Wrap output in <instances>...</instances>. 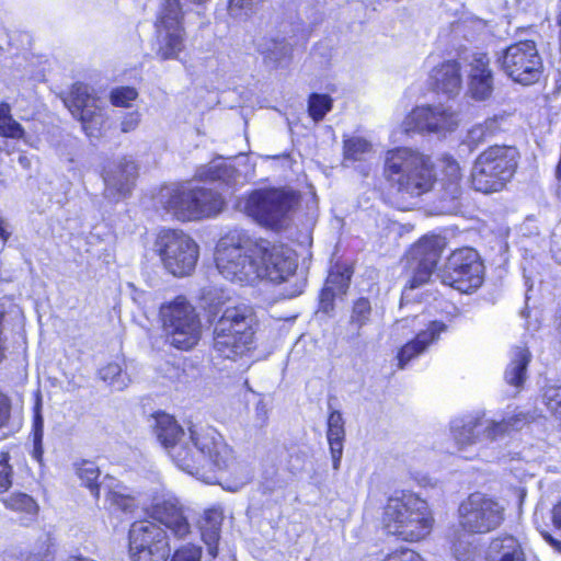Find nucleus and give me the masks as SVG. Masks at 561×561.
Returning a JSON list of instances; mask_svg holds the SVG:
<instances>
[{"label": "nucleus", "mask_w": 561, "mask_h": 561, "mask_svg": "<svg viewBox=\"0 0 561 561\" xmlns=\"http://www.w3.org/2000/svg\"><path fill=\"white\" fill-rule=\"evenodd\" d=\"M26 561H53V550L49 538H46L36 549L31 552Z\"/></svg>", "instance_id": "8fccbe9b"}, {"label": "nucleus", "mask_w": 561, "mask_h": 561, "mask_svg": "<svg viewBox=\"0 0 561 561\" xmlns=\"http://www.w3.org/2000/svg\"><path fill=\"white\" fill-rule=\"evenodd\" d=\"M443 198L445 199H457L461 194V169L459 163L451 157H445L443 159Z\"/></svg>", "instance_id": "c756f323"}, {"label": "nucleus", "mask_w": 561, "mask_h": 561, "mask_svg": "<svg viewBox=\"0 0 561 561\" xmlns=\"http://www.w3.org/2000/svg\"><path fill=\"white\" fill-rule=\"evenodd\" d=\"M383 178L402 198L420 197L430 192L435 182L431 159L408 147L386 152Z\"/></svg>", "instance_id": "7ed1b4c3"}, {"label": "nucleus", "mask_w": 561, "mask_h": 561, "mask_svg": "<svg viewBox=\"0 0 561 561\" xmlns=\"http://www.w3.org/2000/svg\"><path fill=\"white\" fill-rule=\"evenodd\" d=\"M106 507L112 512H122L124 514H131L136 508V501L134 497L124 495L117 491H108L106 495Z\"/></svg>", "instance_id": "ea45409f"}, {"label": "nucleus", "mask_w": 561, "mask_h": 561, "mask_svg": "<svg viewBox=\"0 0 561 561\" xmlns=\"http://www.w3.org/2000/svg\"><path fill=\"white\" fill-rule=\"evenodd\" d=\"M257 51L264 60L275 67L285 65L290 57L291 48L285 41L262 38L256 44Z\"/></svg>", "instance_id": "7c9ffc66"}, {"label": "nucleus", "mask_w": 561, "mask_h": 561, "mask_svg": "<svg viewBox=\"0 0 561 561\" xmlns=\"http://www.w3.org/2000/svg\"><path fill=\"white\" fill-rule=\"evenodd\" d=\"M77 474L82 483L90 490L91 494L98 499L102 484L98 483L100 477L99 467L89 460L82 461L77 468Z\"/></svg>", "instance_id": "c9c22d12"}, {"label": "nucleus", "mask_w": 561, "mask_h": 561, "mask_svg": "<svg viewBox=\"0 0 561 561\" xmlns=\"http://www.w3.org/2000/svg\"><path fill=\"white\" fill-rule=\"evenodd\" d=\"M254 322L249 305L227 306L214 328V351L231 360L248 356L254 348Z\"/></svg>", "instance_id": "39448f33"}, {"label": "nucleus", "mask_w": 561, "mask_h": 561, "mask_svg": "<svg viewBox=\"0 0 561 561\" xmlns=\"http://www.w3.org/2000/svg\"><path fill=\"white\" fill-rule=\"evenodd\" d=\"M234 170L222 161H211L207 165H202L196 171V178L201 181H222L228 182Z\"/></svg>", "instance_id": "72a5a7b5"}, {"label": "nucleus", "mask_w": 561, "mask_h": 561, "mask_svg": "<svg viewBox=\"0 0 561 561\" xmlns=\"http://www.w3.org/2000/svg\"><path fill=\"white\" fill-rule=\"evenodd\" d=\"M183 10L179 0H163L159 10L153 51L161 60L179 59L185 48L186 32L183 26Z\"/></svg>", "instance_id": "9d476101"}, {"label": "nucleus", "mask_w": 561, "mask_h": 561, "mask_svg": "<svg viewBox=\"0 0 561 561\" xmlns=\"http://www.w3.org/2000/svg\"><path fill=\"white\" fill-rule=\"evenodd\" d=\"M5 316V307L3 302H0V362L4 357V337H3V320Z\"/></svg>", "instance_id": "4d7b16f0"}, {"label": "nucleus", "mask_w": 561, "mask_h": 561, "mask_svg": "<svg viewBox=\"0 0 561 561\" xmlns=\"http://www.w3.org/2000/svg\"><path fill=\"white\" fill-rule=\"evenodd\" d=\"M100 378L114 390L125 389L129 382V376L123 371L118 363H110L99 371Z\"/></svg>", "instance_id": "f704fd0d"}, {"label": "nucleus", "mask_w": 561, "mask_h": 561, "mask_svg": "<svg viewBox=\"0 0 561 561\" xmlns=\"http://www.w3.org/2000/svg\"><path fill=\"white\" fill-rule=\"evenodd\" d=\"M64 102L72 116L81 122L85 135L90 138L99 137L105 123V107L104 102L93 93L92 89L88 84L77 82Z\"/></svg>", "instance_id": "dca6fc26"}, {"label": "nucleus", "mask_w": 561, "mask_h": 561, "mask_svg": "<svg viewBox=\"0 0 561 561\" xmlns=\"http://www.w3.org/2000/svg\"><path fill=\"white\" fill-rule=\"evenodd\" d=\"M435 89L453 96L458 94L461 88L460 67L457 61L448 60L435 67L430 76Z\"/></svg>", "instance_id": "393cba45"}, {"label": "nucleus", "mask_w": 561, "mask_h": 561, "mask_svg": "<svg viewBox=\"0 0 561 561\" xmlns=\"http://www.w3.org/2000/svg\"><path fill=\"white\" fill-rule=\"evenodd\" d=\"M327 436L330 445L333 469L339 470L343 454V442L345 436L344 420L339 411H333L329 415Z\"/></svg>", "instance_id": "c85d7f7f"}, {"label": "nucleus", "mask_w": 561, "mask_h": 561, "mask_svg": "<svg viewBox=\"0 0 561 561\" xmlns=\"http://www.w3.org/2000/svg\"><path fill=\"white\" fill-rule=\"evenodd\" d=\"M218 272L231 283L253 285L266 278L280 283L297 268L294 252L267 240H255L243 230H232L220 238L215 252Z\"/></svg>", "instance_id": "f03ea898"}, {"label": "nucleus", "mask_w": 561, "mask_h": 561, "mask_svg": "<svg viewBox=\"0 0 561 561\" xmlns=\"http://www.w3.org/2000/svg\"><path fill=\"white\" fill-rule=\"evenodd\" d=\"M541 399L547 409L557 414L561 422V386L554 383L545 385Z\"/></svg>", "instance_id": "79ce46f5"}, {"label": "nucleus", "mask_w": 561, "mask_h": 561, "mask_svg": "<svg viewBox=\"0 0 561 561\" xmlns=\"http://www.w3.org/2000/svg\"><path fill=\"white\" fill-rule=\"evenodd\" d=\"M471 535H461L453 543V551L458 561H477L480 551Z\"/></svg>", "instance_id": "e433bc0d"}, {"label": "nucleus", "mask_w": 561, "mask_h": 561, "mask_svg": "<svg viewBox=\"0 0 561 561\" xmlns=\"http://www.w3.org/2000/svg\"><path fill=\"white\" fill-rule=\"evenodd\" d=\"M351 280V272L348 268L332 270L325 280L327 285H331L339 295H344L348 288Z\"/></svg>", "instance_id": "a18cd8bd"}, {"label": "nucleus", "mask_w": 561, "mask_h": 561, "mask_svg": "<svg viewBox=\"0 0 561 561\" xmlns=\"http://www.w3.org/2000/svg\"><path fill=\"white\" fill-rule=\"evenodd\" d=\"M333 100L328 94L312 93L308 100V112L313 121L319 122L324 118L332 108Z\"/></svg>", "instance_id": "58836bf2"}, {"label": "nucleus", "mask_w": 561, "mask_h": 561, "mask_svg": "<svg viewBox=\"0 0 561 561\" xmlns=\"http://www.w3.org/2000/svg\"><path fill=\"white\" fill-rule=\"evenodd\" d=\"M153 432L173 462L207 484L236 492L250 482L249 469L234 462L232 449L211 426L192 425L186 433L167 413L154 415Z\"/></svg>", "instance_id": "f257e3e1"}, {"label": "nucleus", "mask_w": 561, "mask_h": 561, "mask_svg": "<svg viewBox=\"0 0 561 561\" xmlns=\"http://www.w3.org/2000/svg\"><path fill=\"white\" fill-rule=\"evenodd\" d=\"M557 24L561 26V0L558 2Z\"/></svg>", "instance_id": "69168bd1"}, {"label": "nucleus", "mask_w": 561, "mask_h": 561, "mask_svg": "<svg viewBox=\"0 0 561 561\" xmlns=\"http://www.w3.org/2000/svg\"><path fill=\"white\" fill-rule=\"evenodd\" d=\"M482 426L480 413L456 417L450 421L449 430L459 456L463 459H474L482 455L474 448L480 440L478 428Z\"/></svg>", "instance_id": "6ab92c4d"}, {"label": "nucleus", "mask_w": 561, "mask_h": 561, "mask_svg": "<svg viewBox=\"0 0 561 561\" xmlns=\"http://www.w3.org/2000/svg\"><path fill=\"white\" fill-rule=\"evenodd\" d=\"M502 71L517 83L537 82L542 72V60L533 41L514 43L497 55Z\"/></svg>", "instance_id": "ddd939ff"}, {"label": "nucleus", "mask_w": 561, "mask_h": 561, "mask_svg": "<svg viewBox=\"0 0 561 561\" xmlns=\"http://www.w3.org/2000/svg\"><path fill=\"white\" fill-rule=\"evenodd\" d=\"M0 136L13 140L24 139L25 130L11 114V106L7 102L0 103Z\"/></svg>", "instance_id": "473e14b6"}, {"label": "nucleus", "mask_w": 561, "mask_h": 561, "mask_svg": "<svg viewBox=\"0 0 561 561\" xmlns=\"http://www.w3.org/2000/svg\"><path fill=\"white\" fill-rule=\"evenodd\" d=\"M371 316V305L367 298L357 299L352 309L351 324L360 330L369 323Z\"/></svg>", "instance_id": "a19ab883"}, {"label": "nucleus", "mask_w": 561, "mask_h": 561, "mask_svg": "<svg viewBox=\"0 0 561 561\" xmlns=\"http://www.w3.org/2000/svg\"><path fill=\"white\" fill-rule=\"evenodd\" d=\"M43 402L39 393H36L35 403L33 408V425H32V436H33V450L32 458L37 461L39 465L43 462L44 448H43V437H44V419L42 414Z\"/></svg>", "instance_id": "2f4dec72"}, {"label": "nucleus", "mask_w": 561, "mask_h": 561, "mask_svg": "<svg viewBox=\"0 0 561 561\" xmlns=\"http://www.w3.org/2000/svg\"><path fill=\"white\" fill-rule=\"evenodd\" d=\"M446 240L442 236L431 234L419 240L405 255L408 268L412 276L410 288L427 283L440 259Z\"/></svg>", "instance_id": "f3484780"}, {"label": "nucleus", "mask_w": 561, "mask_h": 561, "mask_svg": "<svg viewBox=\"0 0 561 561\" xmlns=\"http://www.w3.org/2000/svg\"><path fill=\"white\" fill-rule=\"evenodd\" d=\"M531 354L527 346L516 345L510 353V363L505 369V381L519 390L527 375V367L530 363Z\"/></svg>", "instance_id": "bb28decb"}, {"label": "nucleus", "mask_w": 561, "mask_h": 561, "mask_svg": "<svg viewBox=\"0 0 561 561\" xmlns=\"http://www.w3.org/2000/svg\"><path fill=\"white\" fill-rule=\"evenodd\" d=\"M4 504L7 507L13 511L35 513L37 510L35 501L25 493H16L10 495L8 499L4 500Z\"/></svg>", "instance_id": "49530a36"}, {"label": "nucleus", "mask_w": 561, "mask_h": 561, "mask_svg": "<svg viewBox=\"0 0 561 561\" xmlns=\"http://www.w3.org/2000/svg\"><path fill=\"white\" fill-rule=\"evenodd\" d=\"M382 524L388 534L417 542L432 533L434 517L425 500L412 492H401L388 499Z\"/></svg>", "instance_id": "20e7f679"}, {"label": "nucleus", "mask_w": 561, "mask_h": 561, "mask_svg": "<svg viewBox=\"0 0 561 561\" xmlns=\"http://www.w3.org/2000/svg\"><path fill=\"white\" fill-rule=\"evenodd\" d=\"M337 295H339V293L335 291L331 285L324 284V287L320 294V304H321V308L325 312L333 308V300H334V297Z\"/></svg>", "instance_id": "5fc2aeb1"}, {"label": "nucleus", "mask_w": 561, "mask_h": 561, "mask_svg": "<svg viewBox=\"0 0 561 561\" xmlns=\"http://www.w3.org/2000/svg\"><path fill=\"white\" fill-rule=\"evenodd\" d=\"M153 251L163 268L175 277L191 275L199 257L198 244L179 229H161L156 236Z\"/></svg>", "instance_id": "6e6552de"}, {"label": "nucleus", "mask_w": 561, "mask_h": 561, "mask_svg": "<svg viewBox=\"0 0 561 561\" xmlns=\"http://www.w3.org/2000/svg\"><path fill=\"white\" fill-rule=\"evenodd\" d=\"M9 234L7 233L4 227H3V221L2 219L0 218V238L3 240V241H7Z\"/></svg>", "instance_id": "0e129e2a"}, {"label": "nucleus", "mask_w": 561, "mask_h": 561, "mask_svg": "<svg viewBox=\"0 0 561 561\" xmlns=\"http://www.w3.org/2000/svg\"><path fill=\"white\" fill-rule=\"evenodd\" d=\"M459 122L458 114L443 104L416 106L404 118L405 133L446 134L454 130Z\"/></svg>", "instance_id": "a211bd4d"}, {"label": "nucleus", "mask_w": 561, "mask_h": 561, "mask_svg": "<svg viewBox=\"0 0 561 561\" xmlns=\"http://www.w3.org/2000/svg\"><path fill=\"white\" fill-rule=\"evenodd\" d=\"M148 514L178 538H184L190 533L187 518L183 515L178 499L172 494L156 496Z\"/></svg>", "instance_id": "412c9836"}, {"label": "nucleus", "mask_w": 561, "mask_h": 561, "mask_svg": "<svg viewBox=\"0 0 561 561\" xmlns=\"http://www.w3.org/2000/svg\"><path fill=\"white\" fill-rule=\"evenodd\" d=\"M518 151L512 146H492L474 161L471 181L476 191L489 194L500 192L513 178Z\"/></svg>", "instance_id": "0eeeda50"}, {"label": "nucleus", "mask_w": 561, "mask_h": 561, "mask_svg": "<svg viewBox=\"0 0 561 561\" xmlns=\"http://www.w3.org/2000/svg\"><path fill=\"white\" fill-rule=\"evenodd\" d=\"M12 484V468L8 459H0V492H5Z\"/></svg>", "instance_id": "864d4df0"}, {"label": "nucleus", "mask_w": 561, "mask_h": 561, "mask_svg": "<svg viewBox=\"0 0 561 561\" xmlns=\"http://www.w3.org/2000/svg\"><path fill=\"white\" fill-rule=\"evenodd\" d=\"M439 277L443 284L460 293L469 294L482 285L484 266L476 250L461 248L448 256Z\"/></svg>", "instance_id": "f8f14e48"}, {"label": "nucleus", "mask_w": 561, "mask_h": 561, "mask_svg": "<svg viewBox=\"0 0 561 561\" xmlns=\"http://www.w3.org/2000/svg\"><path fill=\"white\" fill-rule=\"evenodd\" d=\"M344 158L358 161L370 152L371 144L363 137L353 136L344 140Z\"/></svg>", "instance_id": "4c0bfd02"}, {"label": "nucleus", "mask_w": 561, "mask_h": 561, "mask_svg": "<svg viewBox=\"0 0 561 561\" xmlns=\"http://www.w3.org/2000/svg\"><path fill=\"white\" fill-rule=\"evenodd\" d=\"M492 126L493 122H485L484 124L474 125L468 130L465 142L471 148L477 147L491 133Z\"/></svg>", "instance_id": "de8ad7c7"}, {"label": "nucleus", "mask_w": 561, "mask_h": 561, "mask_svg": "<svg viewBox=\"0 0 561 561\" xmlns=\"http://www.w3.org/2000/svg\"><path fill=\"white\" fill-rule=\"evenodd\" d=\"M19 164L23 168V169H30L31 168V160L28 157H26L25 154H21L19 157Z\"/></svg>", "instance_id": "e2e57ef3"}, {"label": "nucleus", "mask_w": 561, "mask_h": 561, "mask_svg": "<svg viewBox=\"0 0 561 561\" xmlns=\"http://www.w3.org/2000/svg\"><path fill=\"white\" fill-rule=\"evenodd\" d=\"M222 519L224 512L221 507L215 506L206 510L202 519L199 520L202 539L207 546L208 554L213 559H215L218 554V541L220 539Z\"/></svg>", "instance_id": "a878e982"}, {"label": "nucleus", "mask_w": 561, "mask_h": 561, "mask_svg": "<svg viewBox=\"0 0 561 561\" xmlns=\"http://www.w3.org/2000/svg\"><path fill=\"white\" fill-rule=\"evenodd\" d=\"M551 520L553 527L561 531V500L551 510Z\"/></svg>", "instance_id": "13d9d810"}, {"label": "nucleus", "mask_w": 561, "mask_h": 561, "mask_svg": "<svg viewBox=\"0 0 561 561\" xmlns=\"http://www.w3.org/2000/svg\"><path fill=\"white\" fill-rule=\"evenodd\" d=\"M137 98L138 92L133 87H116L110 93L112 105L117 107H129Z\"/></svg>", "instance_id": "c03bdc74"}, {"label": "nucleus", "mask_w": 561, "mask_h": 561, "mask_svg": "<svg viewBox=\"0 0 561 561\" xmlns=\"http://www.w3.org/2000/svg\"><path fill=\"white\" fill-rule=\"evenodd\" d=\"M531 416L519 409L512 412H506L501 420H482V436L483 438L494 443L504 438L512 431L523 428Z\"/></svg>", "instance_id": "b1692460"}, {"label": "nucleus", "mask_w": 561, "mask_h": 561, "mask_svg": "<svg viewBox=\"0 0 561 561\" xmlns=\"http://www.w3.org/2000/svg\"><path fill=\"white\" fill-rule=\"evenodd\" d=\"M9 139L10 138H2L0 140V150L7 152L8 154H11L16 150V147L14 145H11Z\"/></svg>", "instance_id": "052dcab7"}, {"label": "nucleus", "mask_w": 561, "mask_h": 561, "mask_svg": "<svg viewBox=\"0 0 561 561\" xmlns=\"http://www.w3.org/2000/svg\"><path fill=\"white\" fill-rule=\"evenodd\" d=\"M256 414L262 420V422H264V420L266 417V409H265V404L262 401H260L256 404Z\"/></svg>", "instance_id": "680f3d73"}, {"label": "nucleus", "mask_w": 561, "mask_h": 561, "mask_svg": "<svg viewBox=\"0 0 561 561\" xmlns=\"http://www.w3.org/2000/svg\"><path fill=\"white\" fill-rule=\"evenodd\" d=\"M382 561H424V559L414 550L402 549L387 554Z\"/></svg>", "instance_id": "3c124183"}, {"label": "nucleus", "mask_w": 561, "mask_h": 561, "mask_svg": "<svg viewBox=\"0 0 561 561\" xmlns=\"http://www.w3.org/2000/svg\"><path fill=\"white\" fill-rule=\"evenodd\" d=\"M158 201L169 214L183 221L213 217L224 208L220 194L191 183L162 186Z\"/></svg>", "instance_id": "423d86ee"}, {"label": "nucleus", "mask_w": 561, "mask_h": 561, "mask_svg": "<svg viewBox=\"0 0 561 561\" xmlns=\"http://www.w3.org/2000/svg\"><path fill=\"white\" fill-rule=\"evenodd\" d=\"M512 561H526V558H525V554L519 557V558H515L514 560Z\"/></svg>", "instance_id": "338daca9"}, {"label": "nucleus", "mask_w": 561, "mask_h": 561, "mask_svg": "<svg viewBox=\"0 0 561 561\" xmlns=\"http://www.w3.org/2000/svg\"><path fill=\"white\" fill-rule=\"evenodd\" d=\"M459 524L470 534H486L504 520V507L482 493H472L459 506Z\"/></svg>", "instance_id": "4468645a"}, {"label": "nucleus", "mask_w": 561, "mask_h": 561, "mask_svg": "<svg viewBox=\"0 0 561 561\" xmlns=\"http://www.w3.org/2000/svg\"><path fill=\"white\" fill-rule=\"evenodd\" d=\"M519 541L513 536L494 538L486 550L485 561H512L524 556Z\"/></svg>", "instance_id": "cd10ccee"}, {"label": "nucleus", "mask_w": 561, "mask_h": 561, "mask_svg": "<svg viewBox=\"0 0 561 561\" xmlns=\"http://www.w3.org/2000/svg\"><path fill=\"white\" fill-rule=\"evenodd\" d=\"M298 198L284 188L254 190L244 202L245 214L257 224L271 228L279 227L297 205Z\"/></svg>", "instance_id": "9b49d317"}, {"label": "nucleus", "mask_w": 561, "mask_h": 561, "mask_svg": "<svg viewBox=\"0 0 561 561\" xmlns=\"http://www.w3.org/2000/svg\"><path fill=\"white\" fill-rule=\"evenodd\" d=\"M11 403L7 396L0 392V428L5 425L10 417Z\"/></svg>", "instance_id": "6e6d98bb"}, {"label": "nucleus", "mask_w": 561, "mask_h": 561, "mask_svg": "<svg viewBox=\"0 0 561 561\" xmlns=\"http://www.w3.org/2000/svg\"><path fill=\"white\" fill-rule=\"evenodd\" d=\"M202 548L194 545L183 546L174 551L170 561H202Z\"/></svg>", "instance_id": "09e8293b"}, {"label": "nucleus", "mask_w": 561, "mask_h": 561, "mask_svg": "<svg viewBox=\"0 0 561 561\" xmlns=\"http://www.w3.org/2000/svg\"><path fill=\"white\" fill-rule=\"evenodd\" d=\"M259 2L260 0H229L228 14L237 21L247 20L255 12Z\"/></svg>", "instance_id": "37998d69"}, {"label": "nucleus", "mask_w": 561, "mask_h": 561, "mask_svg": "<svg viewBox=\"0 0 561 561\" xmlns=\"http://www.w3.org/2000/svg\"><path fill=\"white\" fill-rule=\"evenodd\" d=\"M141 115L138 111L126 113L121 121V130L123 133L134 131L140 124Z\"/></svg>", "instance_id": "603ef678"}, {"label": "nucleus", "mask_w": 561, "mask_h": 561, "mask_svg": "<svg viewBox=\"0 0 561 561\" xmlns=\"http://www.w3.org/2000/svg\"><path fill=\"white\" fill-rule=\"evenodd\" d=\"M160 319L167 340L182 351L193 348L202 335V323L195 308L179 296L160 307Z\"/></svg>", "instance_id": "1a4fd4ad"}, {"label": "nucleus", "mask_w": 561, "mask_h": 561, "mask_svg": "<svg viewBox=\"0 0 561 561\" xmlns=\"http://www.w3.org/2000/svg\"><path fill=\"white\" fill-rule=\"evenodd\" d=\"M559 43H560V50H561V26H559Z\"/></svg>", "instance_id": "774afa93"}, {"label": "nucleus", "mask_w": 561, "mask_h": 561, "mask_svg": "<svg viewBox=\"0 0 561 561\" xmlns=\"http://www.w3.org/2000/svg\"><path fill=\"white\" fill-rule=\"evenodd\" d=\"M468 67V93L476 101L489 99L493 92V72L489 57L484 53H474Z\"/></svg>", "instance_id": "4be33fe9"}, {"label": "nucleus", "mask_w": 561, "mask_h": 561, "mask_svg": "<svg viewBox=\"0 0 561 561\" xmlns=\"http://www.w3.org/2000/svg\"><path fill=\"white\" fill-rule=\"evenodd\" d=\"M445 330V323L431 321L425 330H421L413 340L399 350L398 367L404 369L411 360L422 355L431 344L435 343Z\"/></svg>", "instance_id": "5701e85b"}, {"label": "nucleus", "mask_w": 561, "mask_h": 561, "mask_svg": "<svg viewBox=\"0 0 561 561\" xmlns=\"http://www.w3.org/2000/svg\"><path fill=\"white\" fill-rule=\"evenodd\" d=\"M129 553L133 561H167L170 547L165 530L150 520L134 522L129 529Z\"/></svg>", "instance_id": "2eb2a0df"}, {"label": "nucleus", "mask_w": 561, "mask_h": 561, "mask_svg": "<svg viewBox=\"0 0 561 561\" xmlns=\"http://www.w3.org/2000/svg\"><path fill=\"white\" fill-rule=\"evenodd\" d=\"M137 175L136 163L126 158L113 162L104 170V195L113 202L125 198L131 191Z\"/></svg>", "instance_id": "aec40b11"}, {"label": "nucleus", "mask_w": 561, "mask_h": 561, "mask_svg": "<svg viewBox=\"0 0 561 561\" xmlns=\"http://www.w3.org/2000/svg\"><path fill=\"white\" fill-rule=\"evenodd\" d=\"M537 529L539 530V533L541 534L542 538L553 548H556L557 550L561 551V541L553 538L552 535L546 530V529H541L538 525H537Z\"/></svg>", "instance_id": "bf43d9fd"}]
</instances>
